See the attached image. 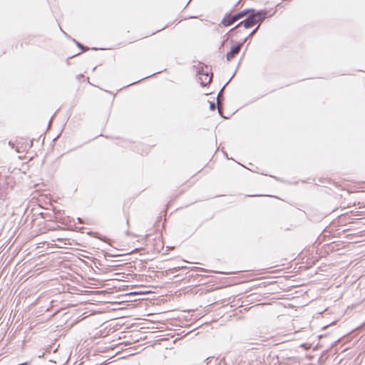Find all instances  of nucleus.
I'll use <instances>...</instances> for the list:
<instances>
[{
    "label": "nucleus",
    "instance_id": "f257e3e1",
    "mask_svg": "<svg viewBox=\"0 0 365 365\" xmlns=\"http://www.w3.org/2000/svg\"><path fill=\"white\" fill-rule=\"evenodd\" d=\"M251 10L247 14L248 16L243 21H240L235 27L231 29L229 33L232 34L240 26H243L245 29L251 28L257 23H262L267 15V11L260 10L256 11L253 9H249Z\"/></svg>",
    "mask_w": 365,
    "mask_h": 365
},
{
    "label": "nucleus",
    "instance_id": "f03ea898",
    "mask_svg": "<svg viewBox=\"0 0 365 365\" xmlns=\"http://www.w3.org/2000/svg\"><path fill=\"white\" fill-rule=\"evenodd\" d=\"M251 10H243L242 11L238 12L234 15H231L230 14H226L222 19L221 24L224 26H230L234 24L235 22L239 21L240 19L244 18L247 16V14L250 12Z\"/></svg>",
    "mask_w": 365,
    "mask_h": 365
},
{
    "label": "nucleus",
    "instance_id": "7ed1b4c3",
    "mask_svg": "<svg viewBox=\"0 0 365 365\" xmlns=\"http://www.w3.org/2000/svg\"><path fill=\"white\" fill-rule=\"evenodd\" d=\"M199 80L202 86H205L211 82L212 75L210 76L207 71L204 72V70L202 69L198 71Z\"/></svg>",
    "mask_w": 365,
    "mask_h": 365
},
{
    "label": "nucleus",
    "instance_id": "20e7f679",
    "mask_svg": "<svg viewBox=\"0 0 365 365\" xmlns=\"http://www.w3.org/2000/svg\"><path fill=\"white\" fill-rule=\"evenodd\" d=\"M242 45L243 43H240L232 47L231 51L228 52L226 55V58L228 61L233 59L235 57V56L239 53Z\"/></svg>",
    "mask_w": 365,
    "mask_h": 365
},
{
    "label": "nucleus",
    "instance_id": "39448f33",
    "mask_svg": "<svg viewBox=\"0 0 365 365\" xmlns=\"http://www.w3.org/2000/svg\"><path fill=\"white\" fill-rule=\"evenodd\" d=\"M232 78L225 83V85L222 87V88L220 91V92L217 94V108L219 112L220 113L221 106H222V101L223 100L222 94L225 87L229 83V82L231 81Z\"/></svg>",
    "mask_w": 365,
    "mask_h": 365
},
{
    "label": "nucleus",
    "instance_id": "423d86ee",
    "mask_svg": "<svg viewBox=\"0 0 365 365\" xmlns=\"http://www.w3.org/2000/svg\"><path fill=\"white\" fill-rule=\"evenodd\" d=\"M205 361L207 365H217V359H214V358L210 357L207 358Z\"/></svg>",
    "mask_w": 365,
    "mask_h": 365
},
{
    "label": "nucleus",
    "instance_id": "0eeeda50",
    "mask_svg": "<svg viewBox=\"0 0 365 365\" xmlns=\"http://www.w3.org/2000/svg\"><path fill=\"white\" fill-rule=\"evenodd\" d=\"M73 41L76 43V44L77 45V46L80 48H81L83 50V51H86L88 50V47H86L85 46H83V44L80 43L79 42L76 41L75 39L73 40Z\"/></svg>",
    "mask_w": 365,
    "mask_h": 365
},
{
    "label": "nucleus",
    "instance_id": "6e6552de",
    "mask_svg": "<svg viewBox=\"0 0 365 365\" xmlns=\"http://www.w3.org/2000/svg\"><path fill=\"white\" fill-rule=\"evenodd\" d=\"M259 28V26H258L257 28H255L248 36V37H251L254 34H256V32L257 31L258 29Z\"/></svg>",
    "mask_w": 365,
    "mask_h": 365
},
{
    "label": "nucleus",
    "instance_id": "1a4fd4ad",
    "mask_svg": "<svg viewBox=\"0 0 365 365\" xmlns=\"http://www.w3.org/2000/svg\"><path fill=\"white\" fill-rule=\"evenodd\" d=\"M215 108H216V106H215V103H210V109L211 110H215Z\"/></svg>",
    "mask_w": 365,
    "mask_h": 365
},
{
    "label": "nucleus",
    "instance_id": "9d476101",
    "mask_svg": "<svg viewBox=\"0 0 365 365\" xmlns=\"http://www.w3.org/2000/svg\"><path fill=\"white\" fill-rule=\"evenodd\" d=\"M9 145H10L12 148H14V143H12V142H11V141H10V142L9 143Z\"/></svg>",
    "mask_w": 365,
    "mask_h": 365
},
{
    "label": "nucleus",
    "instance_id": "9b49d317",
    "mask_svg": "<svg viewBox=\"0 0 365 365\" xmlns=\"http://www.w3.org/2000/svg\"><path fill=\"white\" fill-rule=\"evenodd\" d=\"M248 38H249L248 36H247V38H245V39L243 41V42H242V43H245V42L247 41V40L248 39Z\"/></svg>",
    "mask_w": 365,
    "mask_h": 365
},
{
    "label": "nucleus",
    "instance_id": "f8f14e48",
    "mask_svg": "<svg viewBox=\"0 0 365 365\" xmlns=\"http://www.w3.org/2000/svg\"><path fill=\"white\" fill-rule=\"evenodd\" d=\"M224 43H225V41H222V44H221V46H224Z\"/></svg>",
    "mask_w": 365,
    "mask_h": 365
},
{
    "label": "nucleus",
    "instance_id": "ddd939ff",
    "mask_svg": "<svg viewBox=\"0 0 365 365\" xmlns=\"http://www.w3.org/2000/svg\"><path fill=\"white\" fill-rule=\"evenodd\" d=\"M191 0L189 1V2Z\"/></svg>",
    "mask_w": 365,
    "mask_h": 365
}]
</instances>
